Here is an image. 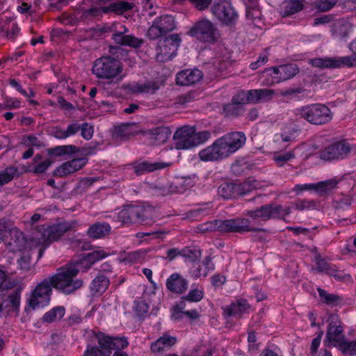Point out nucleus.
Listing matches in <instances>:
<instances>
[{
  "instance_id": "obj_31",
  "label": "nucleus",
  "mask_w": 356,
  "mask_h": 356,
  "mask_svg": "<svg viewBox=\"0 0 356 356\" xmlns=\"http://www.w3.org/2000/svg\"><path fill=\"white\" fill-rule=\"evenodd\" d=\"M337 184V180L331 179L314 184H296L295 186V190L300 192L307 190H315L320 192H326L329 189L335 188Z\"/></svg>"
},
{
  "instance_id": "obj_53",
  "label": "nucleus",
  "mask_w": 356,
  "mask_h": 356,
  "mask_svg": "<svg viewBox=\"0 0 356 356\" xmlns=\"http://www.w3.org/2000/svg\"><path fill=\"white\" fill-rule=\"evenodd\" d=\"M53 163V161L50 159H45L41 163H39L29 170V172L35 174H40L45 172L49 166Z\"/></svg>"
},
{
  "instance_id": "obj_7",
  "label": "nucleus",
  "mask_w": 356,
  "mask_h": 356,
  "mask_svg": "<svg viewBox=\"0 0 356 356\" xmlns=\"http://www.w3.org/2000/svg\"><path fill=\"white\" fill-rule=\"evenodd\" d=\"M300 69L296 63H287L266 69L262 74L266 77V84L274 85L294 77Z\"/></svg>"
},
{
  "instance_id": "obj_61",
  "label": "nucleus",
  "mask_w": 356,
  "mask_h": 356,
  "mask_svg": "<svg viewBox=\"0 0 356 356\" xmlns=\"http://www.w3.org/2000/svg\"><path fill=\"white\" fill-rule=\"evenodd\" d=\"M246 91H240L233 96L232 102L237 105H242V107H244V104L248 103V98H246Z\"/></svg>"
},
{
  "instance_id": "obj_40",
  "label": "nucleus",
  "mask_w": 356,
  "mask_h": 356,
  "mask_svg": "<svg viewBox=\"0 0 356 356\" xmlns=\"http://www.w3.org/2000/svg\"><path fill=\"white\" fill-rule=\"evenodd\" d=\"M317 291L321 302L325 305L335 307L341 304L343 301V298L339 295L330 293L321 288H318Z\"/></svg>"
},
{
  "instance_id": "obj_56",
  "label": "nucleus",
  "mask_w": 356,
  "mask_h": 356,
  "mask_svg": "<svg viewBox=\"0 0 356 356\" xmlns=\"http://www.w3.org/2000/svg\"><path fill=\"white\" fill-rule=\"evenodd\" d=\"M3 99L4 109H15L20 107V101L17 99L10 97L6 95L3 96Z\"/></svg>"
},
{
  "instance_id": "obj_29",
  "label": "nucleus",
  "mask_w": 356,
  "mask_h": 356,
  "mask_svg": "<svg viewBox=\"0 0 356 356\" xmlns=\"http://www.w3.org/2000/svg\"><path fill=\"white\" fill-rule=\"evenodd\" d=\"M110 280L106 276L99 273L90 282L89 290L92 297L102 296L108 288Z\"/></svg>"
},
{
  "instance_id": "obj_27",
  "label": "nucleus",
  "mask_w": 356,
  "mask_h": 356,
  "mask_svg": "<svg viewBox=\"0 0 356 356\" xmlns=\"http://www.w3.org/2000/svg\"><path fill=\"white\" fill-rule=\"evenodd\" d=\"M166 288L177 294L185 293L188 286V280L178 273L171 274L166 280Z\"/></svg>"
},
{
  "instance_id": "obj_50",
  "label": "nucleus",
  "mask_w": 356,
  "mask_h": 356,
  "mask_svg": "<svg viewBox=\"0 0 356 356\" xmlns=\"http://www.w3.org/2000/svg\"><path fill=\"white\" fill-rule=\"evenodd\" d=\"M211 137V132L209 131H202L196 133L195 128L194 127V134H193V138L195 141L194 147L201 144L204 143Z\"/></svg>"
},
{
  "instance_id": "obj_21",
  "label": "nucleus",
  "mask_w": 356,
  "mask_h": 356,
  "mask_svg": "<svg viewBox=\"0 0 356 356\" xmlns=\"http://www.w3.org/2000/svg\"><path fill=\"white\" fill-rule=\"evenodd\" d=\"M22 289L18 287L10 293H0V314L4 311L18 312L20 306Z\"/></svg>"
},
{
  "instance_id": "obj_43",
  "label": "nucleus",
  "mask_w": 356,
  "mask_h": 356,
  "mask_svg": "<svg viewBox=\"0 0 356 356\" xmlns=\"http://www.w3.org/2000/svg\"><path fill=\"white\" fill-rule=\"evenodd\" d=\"M244 107L242 105H237L231 101V103L225 104L222 107V111L227 117H238L243 114Z\"/></svg>"
},
{
  "instance_id": "obj_28",
  "label": "nucleus",
  "mask_w": 356,
  "mask_h": 356,
  "mask_svg": "<svg viewBox=\"0 0 356 356\" xmlns=\"http://www.w3.org/2000/svg\"><path fill=\"white\" fill-rule=\"evenodd\" d=\"M80 123L77 120H74L67 125L65 130L59 126L53 127L51 135L56 139L64 140L76 135L80 131Z\"/></svg>"
},
{
  "instance_id": "obj_16",
  "label": "nucleus",
  "mask_w": 356,
  "mask_h": 356,
  "mask_svg": "<svg viewBox=\"0 0 356 356\" xmlns=\"http://www.w3.org/2000/svg\"><path fill=\"white\" fill-rule=\"evenodd\" d=\"M353 149V145L347 140H341L331 143L321 152L320 156L325 161L343 160L346 159Z\"/></svg>"
},
{
  "instance_id": "obj_47",
  "label": "nucleus",
  "mask_w": 356,
  "mask_h": 356,
  "mask_svg": "<svg viewBox=\"0 0 356 356\" xmlns=\"http://www.w3.org/2000/svg\"><path fill=\"white\" fill-rule=\"evenodd\" d=\"M246 18L248 20L254 22L261 19L262 17L261 11L259 8V5H249L246 7Z\"/></svg>"
},
{
  "instance_id": "obj_3",
  "label": "nucleus",
  "mask_w": 356,
  "mask_h": 356,
  "mask_svg": "<svg viewBox=\"0 0 356 356\" xmlns=\"http://www.w3.org/2000/svg\"><path fill=\"white\" fill-rule=\"evenodd\" d=\"M294 114L314 125H324L330 123L333 118L331 109L324 104L314 103L296 108Z\"/></svg>"
},
{
  "instance_id": "obj_63",
  "label": "nucleus",
  "mask_w": 356,
  "mask_h": 356,
  "mask_svg": "<svg viewBox=\"0 0 356 356\" xmlns=\"http://www.w3.org/2000/svg\"><path fill=\"white\" fill-rule=\"evenodd\" d=\"M30 263L31 257L29 254H24L17 260V264L20 269L25 271L30 269Z\"/></svg>"
},
{
  "instance_id": "obj_23",
  "label": "nucleus",
  "mask_w": 356,
  "mask_h": 356,
  "mask_svg": "<svg viewBox=\"0 0 356 356\" xmlns=\"http://www.w3.org/2000/svg\"><path fill=\"white\" fill-rule=\"evenodd\" d=\"M200 159L204 162L218 161L227 158L218 139H216L212 145L200 151Z\"/></svg>"
},
{
  "instance_id": "obj_14",
  "label": "nucleus",
  "mask_w": 356,
  "mask_h": 356,
  "mask_svg": "<svg viewBox=\"0 0 356 356\" xmlns=\"http://www.w3.org/2000/svg\"><path fill=\"white\" fill-rule=\"evenodd\" d=\"M255 180H247L241 184L223 182L218 188V194L224 199H234L247 194L250 188H256Z\"/></svg>"
},
{
  "instance_id": "obj_64",
  "label": "nucleus",
  "mask_w": 356,
  "mask_h": 356,
  "mask_svg": "<svg viewBox=\"0 0 356 356\" xmlns=\"http://www.w3.org/2000/svg\"><path fill=\"white\" fill-rule=\"evenodd\" d=\"M227 278L225 275L220 273L215 274L211 277V282L213 286L221 287L225 284Z\"/></svg>"
},
{
  "instance_id": "obj_48",
  "label": "nucleus",
  "mask_w": 356,
  "mask_h": 356,
  "mask_svg": "<svg viewBox=\"0 0 356 356\" xmlns=\"http://www.w3.org/2000/svg\"><path fill=\"white\" fill-rule=\"evenodd\" d=\"M295 157L294 152L289 151L284 153L275 154L273 156V160L278 166L281 167L287 161L295 159Z\"/></svg>"
},
{
  "instance_id": "obj_10",
  "label": "nucleus",
  "mask_w": 356,
  "mask_h": 356,
  "mask_svg": "<svg viewBox=\"0 0 356 356\" xmlns=\"http://www.w3.org/2000/svg\"><path fill=\"white\" fill-rule=\"evenodd\" d=\"M187 34L203 43L214 44L218 40L217 28L207 19L194 24Z\"/></svg>"
},
{
  "instance_id": "obj_25",
  "label": "nucleus",
  "mask_w": 356,
  "mask_h": 356,
  "mask_svg": "<svg viewBox=\"0 0 356 356\" xmlns=\"http://www.w3.org/2000/svg\"><path fill=\"white\" fill-rule=\"evenodd\" d=\"M88 161V159L86 157L73 159L56 168L53 175L59 177L69 175L81 169L86 165Z\"/></svg>"
},
{
  "instance_id": "obj_17",
  "label": "nucleus",
  "mask_w": 356,
  "mask_h": 356,
  "mask_svg": "<svg viewBox=\"0 0 356 356\" xmlns=\"http://www.w3.org/2000/svg\"><path fill=\"white\" fill-rule=\"evenodd\" d=\"M218 139L226 156L228 157L245 145L246 136L243 132L234 131L228 133Z\"/></svg>"
},
{
  "instance_id": "obj_60",
  "label": "nucleus",
  "mask_w": 356,
  "mask_h": 356,
  "mask_svg": "<svg viewBox=\"0 0 356 356\" xmlns=\"http://www.w3.org/2000/svg\"><path fill=\"white\" fill-rule=\"evenodd\" d=\"M8 278V272L3 269V266L0 265V291L11 289L13 286L11 284H5L6 279Z\"/></svg>"
},
{
  "instance_id": "obj_59",
  "label": "nucleus",
  "mask_w": 356,
  "mask_h": 356,
  "mask_svg": "<svg viewBox=\"0 0 356 356\" xmlns=\"http://www.w3.org/2000/svg\"><path fill=\"white\" fill-rule=\"evenodd\" d=\"M190 273L192 277L198 278L201 276H207V272L204 269H202V264L199 262L193 264V268H191Z\"/></svg>"
},
{
  "instance_id": "obj_41",
  "label": "nucleus",
  "mask_w": 356,
  "mask_h": 356,
  "mask_svg": "<svg viewBox=\"0 0 356 356\" xmlns=\"http://www.w3.org/2000/svg\"><path fill=\"white\" fill-rule=\"evenodd\" d=\"M65 314V308L59 305L53 307L47 312L42 317L41 320L43 323H51L56 321H60Z\"/></svg>"
},
{
  "instance_id": "obj_51",
  "label": "nucleus",
  "mask_w": 356,
  "mask_h": 356,
  "mask_svg": "<svg viewBox=\"0 0 356 356\" xmlns=\"http://www.w3.org/2000/svg\"><path fill=\"white\" fill-rule=\"evenodd\" d=\"M339 350L343 353H348L351 355H356V340L348 341L345 339L339 344Z\"/></svg>"
},
{
  "instance_id": "obj_42",
  "label": "nucleus",
  "mask_w": 356,
  "mask_h": 356,
  "mask_svg": "<svg viewBox=\"0 0 356 356\" xmlns=\"http://www.w3.org/2000/svg\"><path fill=\"white\" fill-rule=\"evenodd\" d=\"M154 21L165 35L176 28L173 17L169 15L158 17Z\"/></svg>"
},
{
  "instance_id": "obj_9",
  "label": "nucleus",
  "mask_w": 356,
  "mask_h": 356,
  "mask_svg": "<svg viewBox=\"0 0 356 356\" xmlns=\"http://www.w3.org/2000/svg\"><path fill=\"white\" fill-rule=\"evenodd\" d=\"M91 337L94 338L97 344H88L83 356L111 355V335L95 329L91 330Z\"/></svg>"
},
{
  "instance_id": "obj_15",
  "label": "nucleus",
  "mask_w": 356,
  "mask_h": 356,
  "mask_svg": "<svg viewBox=\"0 0 356 356\" xmlns=\"http://www.w3.org/2000/svg\"><path fill=\"white\" fill-rule=\"evenodd\" d=\"M118 218L123 224H147L148 211L142 206L127 205L118 213Z\"/></svg>"
},
{
  "instance_id": "obj_6",
  "label": "nucleus",
  "mask_w": 356,
  "mask_h": 356,
  "mask_svg": "<svg viewBox=\"0 0 356 356\" xmlns=\"http://www.w3.org/2000/svg\"><path fill=\"white\" fill-rule=\"evenodd\" d=\"M134 8V3L125 1H114L106 6L92 7L88 9H86L82 12L81 18L83 19L90 20L95 17L102 16L103 14H108L110 13H115L118 15H122L124 13L132 10Z\"/></svg>"
},
{
  "instance_id": "obj_22",
  "label": "nucleus",
  "mask_w": 356,
  "mask_h": 356,
  "mask_svg": "<svg viewBox=\"0 0 356 356\" xmlns=\"http://www.w3.org/2000/svg\"><path fill=\"white\" fill-rule=\"evenodd\" d=\"M251 306L246 299L241 298L232 301L229 305L222 307L224 316L241 318L245 314H249Z\"/></svg>"
},
{
  "instance_id": "obj_54",
  "label": "nucleus",
  "mask_w": 356,
  "mask_h": 356,
  "mask_svg": "<svg viewBox=\"0 0 356 356\" xmlns=\"http://www.w3.org/2000/svg\"><path fill=\"white\" fill-rule=\"evenodd\" d=\"M81 135L85 140H89L92 138L94 134V127L88 122L80 124Z\"/></svg>"
},
{
  "instance_id": "obj_30",
  "label": "nucleus",
  "mask_w": 356,
  "mask_h": 356,
  "mask_svg": "<svg viewBox=\"0 0 356 356\" xmlns=\"http://www.w3.org/2000/svg\"><path fill=\"white\" fill-rule=\"evenodd\" d=\"M108 255V254L103 250H94L91 252L86 254L81 259L74 263L79 264V268L80 270L81 268L88 270L91 267L92 265L98 261L106 257Z\"/></svg>"
},
{
  "instance_id": "obj_2",
  "label": "nucleus",
  "mask_w": 356,
  "mask_h": 356,
  "mask_svg": "<svg viewBox=\"0 0 356 356\" xmlns=\"http://www.w3.org/2000/svg\"><path fill=\"white\" fill-rule=\"evenodd\" d=\"M201 232L218 231L222 233H238L266 232L263 228L254 227L249 218L237 217L220 220L216 219L200 224L198 227Z\"/></svg>"
},
{
  "instance_id": "obj_11",
  "label": "nucleus",
  "mask_w": 356,
  "mask_h": 356,
  "mask_svg": "<svg viewBox=\"0 0 356 356\" xmlns=\"http://www.w3.org/2000/svg\"><path fill=\"white\" fill-rule=\"evenodd\" d=\"M53 288L50 277L44 279L31 291V297L27 300V305L33 309L48 305Z\"/></svg>"
},
{
  "instance_id": "obj_37",
  "label": "nucleus",
  "mask_w": 356,
  "mask_h": 356,
  "mask_svg": "<svg viewBox=\"0 0 356 356\" xmlns=\"http://www.w3.org/2000/svg\"><path fill=\"white\" fill-rule=\"evenodd\" d=\"M135 123L126 122L118 126H115L112 133V137L114 140H126L130 136H134V131L132 127L135 126Z\"/></svg>"
},
{
  "instance_id": "obj_39",
  "label": "nucleus",
  "mask_w": 356,
  "mask_h": 356,
  "mask_svg": "<svg viewBox=\"0 0 356 356\" xmlns=\"http://www.w3.org/2000/svg\"><path fill=\"white\" fill-rule=\"evenodd\" d=\"M305 0H286L281 11L282 17H289L300 12L304 8Z\"/></svg>"
},
{
  "instance_id": "obj_57",
  "label": "nucleus",
  "mask_w": 356,
  "mask_h": 356,
  "mask_svg": "<svg viewBox=\"0 0 356 356\" xmlns=\"http://www.w3.org/2000/svg\"><path fill=\"white\" fill-rule=\"evenodd\" d=\"M141 257V252L140 251H134L129 252L124 255L122 259V261L124 264H135L138 262Z\"/></svg>"
},
{
  "instance_id": "obj_58",
  "label": "nucleus",
  "mask_w": 356,
  "mask_h": 356,
  "mask_svg": "<svg viewBox=\"0 0 356 356\" xmlns=\"http://www.w3.org/2000/svg\"><path fill=\"white\" fill-rule=\"evenodd\" d=\"M213 0H188L191 4L199 11L209 8Z\"/></svg>"
},
{
  "instance_id": "obj_1",
  "label": "nucleus",
  "mask_w": 356,
  "mask_h": 356,
  "mask_svg": "<svg viewBox=\"0 0 356 356\" xmlns=\"http://www.w3.org/2000/svg\"><path fill=\"white\" fill-rule=\"evenodd\" d=\"M79 271V264L74 262L58 268L56 273L49 277L54 289L66 296L74 293L83 285V280L76 278Z\"/></svg>"
},
{
  "instance_id": "obj_34",
  "label": "nucleus",
  "mask_w": 356,
  "mask_h": 356,
  "mask_svg": "<svg viewBox=\"0 0 356 356\" xmlns=\"http://www.w3.org/2000/svg\"><path fill=\"white\" fill-rule=\"evenodd\" d=\"M274 93L273 90L266 88L250 90L246 91V98L248 103L257 104L271 99Z\"/></svg>"
},
{
  "instance_id": "obj_12",
  "label": "nucleus",
  "mask_w": 356,
  "mask_h": 356,
  "mask_svg": "<svg viewBox=\"0 0 356 356\" xmlns=\"http://www.w3.org/2000/svg\"><path fill=\"white\" fill-rule=\"evenodd\" d=\"M211 12L219 22L227 26H234L238 20L237 12L227 0L215 2L211 8Z\"/></svg>"
},
{
  "instance_id": "obj_20",
  "label": "nucleus",
  "mask_w": 356,
  "mask_h": 356,
  "mask_svg": "<svg viewBox=\"0 0 356 356\" xmlns=\"http://www.w3.org/2000/svg\"><path fill=\"white\" fill-rule=\"evenodd\" d=\"M194 127L183 126L175 131L173 136L174 145L177 149H188L194 147L193 138Z\"/></svg>"
},
{
  "instance_id": "obj_33",
  "label": "nucleus",
  "mask_w": 356,
  "mask_h": 356,
  "mask_svg": "<svg viewBox=\"0 0 356 356\" xmlns=\"http://www.w3.org/2000/svg\"><path fill=\"white\" fill-rule=\"evenodd\" d=\"M112 39L115 44L132 48H138L144 42L143 39L136 38L133 35H124L123 32L114 33L112 35Z\"/></svg>"
},
{
  "instance_id": "obj_62",
  "label": "nucleus",
  "mask_w": 356,
  "mask_h": 356,
  "mask_svg": "<svg viewBox=\"0 0 356 356\" xmlns=\"http://www.w3.org/2000/svg\"><path fill=\"white\" fill-rule=\"evenodd\" d=\"M316 270L320 273L326 272L331 270V266L325 261V259L321 258L320 256L316 257Z\"/></svg>"
},
{
  "instance_id": "obj_26",
  "label": "nucleus",
  "mask_w": 356,
  "mask_h": 356,
  "mask_svg": "<svg viewBox=\"0 0 356 356\" xmlns=\"http://www.w3.org/2000/svg\"><path fill=\"white\" fill-rule=\"evenodd\" d=\"M203 78V73L198 69H186L177 74L176 83L179 86L193 85Z\"/></svg>"
},
{
  "instance_id": "obj_52",
  "label": "nucleus",
  "mask_w": 356,
  "mask_h": 356,
  "mask_svg": "<svg viewBox=\"0 0 356 356\" xmlns=\"http://www.w3.org/2000/svg\"><path fill=\"white\" fill-rule=\"evenodd\" d=\"M204 297V291L197 289H192L189 293L183 296L184 300H187L188 302H200Z\"/></svg>"
},
{
  "instance_id": "obj_35",
  "label": "nucleus",
  "mask_w": 356,
  "mask_h": 356,
  "mask_svg": "<svg viewBox=\"0 0 356 356\" xmlns=\"http://www.w3.org/2000/svg\"><path fill=\"white\" fill-rule=\"evenodd\" d=\"M170 134V129L165 126L156 127L145 131V135L157 144L166 142Z\"/></svg>"
},
{
  "instance_id": "obj_55",
  "label": "nucleus",
  "mask_w": 356,
  "mask_h": 356,
  "mask_svg": "<svg viewBox=\"0 0 356 356\" xmlns=\"http://www.w3.org/2000/svg\"><path fill=\"white\" fill-rule=\"evenodd\" d=\"M147 34L150 40H156L165 35L154 21L153 24L149 28Z\"/></svg>"
},
{
  "instance_id": "obj_32",
  "label": "nucleus",
  "mask_w": 356,
  "mask_h": 356,
  "mask_svg": "<svg viewBox=\"0 0 356 356\" xmlns=\"http://www.w3.org/2000/svg\"><path fill=\"white\" fill-rule=\"evenodd\" d=\"M111 233V226L106 222H96L87 230L88 236L92 239L103 238Z\"/></svg>"
},
{
  "instance_id": "obj_44",
  "label": "nucleus",
  "mask_w": 356,
  "mask_h": 356,
  "mask_svg": "<svg viewBox=\"0 0 356 356\" xmlns=\"http://www.w3.org/2000/svg\"><path fill=\"white\" fill-rule=\"evenodd\" d=\"M17 172V168L13 166L7 167L4 170L1 171L0 186H3L11 181Z\"/></svg>"
},
{
  "instance_id": "obj_19",
  "label": "nucleus",
  "mask_w": 356,
  "mask_h": 356,
  "mask_svg": "<svg viewBox=\"0 0 356 356\" xmlns=\"http://www.w3.org/2000/svg\"><path fill=\"white\" fill-rule=\"evenodd\" d=\"M353 60L349 56H343L338 58H315L311 59L309 63L312 67H318L320 69L331 68L337 69L343 67H350L353 63Z\"/></svg>"
},
{
  "instance_id": "obj_24",
  "label": "nucleus",
  "mask_w": 356,
  "mask_h": 356,
  "mask_svg": "<svg viewBox=\"0 0 356 356\" xmlns=\"http://www.w3.org/2000/svg\"><path fill=\"white\" fill-rule=\"evenodd\" d=\"M159 81L147 80L143 83L137 82L127 83L124 88L132 94H155L160 88Z\"/></svg>"
},
{
  "instance_id": "obj_5",
  "label": "nucleus",
  "mask_w": 356,
  "mask_h": 356,
  "mask_svg": "<svg viewBox=\"0 0 356 356\" xmlns=\"http://www.w3.org/2000/svg\"><path fill=\"white\" fill-rule=\"evenodd\" d=\"M74 221H61L52 225H42L38 227L37 238L42 239L46 245L59 240L75 226Z\"/></svg>"
},
{
  "instance_id": "obj_13",
  "label": "nucleus",
  "mask_w": 356,
  "mask_h": 356,
  "mask_svg": "<svg viewBox=\"0 0 356 356\" xmlns=\"http://www.w3.org/2000/svg\"><path fill=\"white\" fill-rule=\"evenodd\" d=\"M327 322L329 324L324 340V345L327 348L334 346L339 348V344L346 339L341 321L337 316L330 314L328 317Z\"/></svg>"
},
{
  "instance_id": "obj_4",
  "label": "nucleus",
  "mask_w": 356,
  "mask_h": 356,
  "mask_svg": "<svg viewBox=\"0 0 356 356\" xmlns=\"http://www.w3.org/2000/svg\"><path fill=\"white\" fill-rule=\"evenodd\" d=\"M291 213L289 207H283L275 203L266 204L256 209L247 211V216L252 220L268 221L270 219L284 220Z\"/></svg>"
},
{
  "instance_id": "obj_18",
  "label": "nucleus",
  "mask_w": 356,
  "mask_h": 356,
  "mask_svg": "<svg viewBox=\"0 0 356 356\" xmlns=\"http://www.w3.org/2000/svg\"><path fill=\"white\" fill-rule=\"evenodd\" d=\"M171 162L155 161L145 160L143 158L131 162L129 165L134 173L136 176H142L146 174L152 173L156 171H160L165 168H168L172 165Z\"/></svg>"
},
{
  "instance_id": "obj_8",
  "label": "nucleus",
  "mask_w": 356,
  "mask_h": 356,
  "mask_svg": "<svg viewBox=\"0 0 356 356\" xmlns=\"http://www.w3.org/2000/svg\"><path fill=\"white\" fill-rule=\"evenodd\" d=\"M92 71L99 79H110L119 75L122 71V67L119 60L109 56L97 59Z\"/></svg>"
},
{
  "instance_id": "obj_38",
  "label": "nucleus",
  "mask_w": 356,
  "mask_h": 356,
  "mask_svg": "<svg viewBox=\"0 0 356 356\" xmlns=\"http://www.w3.org/2000/svg\"><path fill=\"white\" fill-rule=\"evenodd\" d=\"M111 339L112 356H129L126 352L123 351L129 344L127 337L111 336Z\"/></svg>"
},
{
  "instance_id": "obj_36",
  "label": "nucleus",
  "mask_w": 356,
  "mask_h": 356,
  "mask_svg": "<svg viewBox=\"0 0 356 356\" xmlns=\"http://www.w3.org/2000/svg\"><path fill=\"white\" fill-rule=\"evenodd\" d=\"M177 339L176 337L163 334L150 345V350L152 353H161L165 348H169L176 344Z\"/></svg>"
},
{
  "instance_id": "obj_45",
  "label": "nucleus",
  "mask_w": 356,
  "mask_h": 356,
  "mask_svg": "<svg viewBox=\"0 0 356 356\" xmlns=\"http://www.w3.org/2000/svg\"><path fill=\"white\" fill-rule=\"evenodd\" d=\"M181 257L194 263L200 259L201 251L195 247H185L181 249Z\"/></svg>"
},
{
  "instance_id": "obj_46",
  "label": "nucleus",
  "mask_w": 356,
  "mask_h": 356,
  "mask_svg": "<svg viewBox=\"0 0 356 356\" xmlns=\"http://www.w3.org/2000/svg\"><path fill=\"white\" fill-rule=\"evenodd\" d=\"M299 130L295 126L286 127L281 134L282 140L291 142L295 140L298 136Z\"/></svg>"
},
{
  "instance_id": "obj_49",
  "label": "nucleus",
  "mask_w": 356,
  "mask_h": 356,
  "mask_svg": "<svg viewBox=\"0 0 356 356\" xmlns=\"http://www.w3.org/2000/svg\"><path fill=\"white\" fill-rule=\"evenodd\" d=\"M294 204L296 209L298 211L315 209L317 207V202L313 200H298L294 203Z\"/></svg>"
}]
</instances>
